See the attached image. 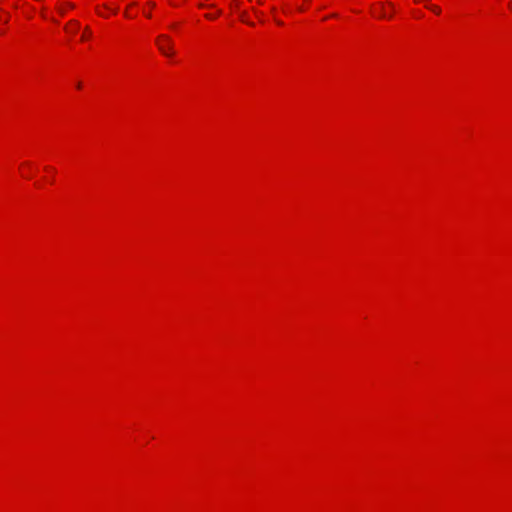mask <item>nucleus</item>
Masks as SVG:
<instances>
[{"mask_svg":"<svg viewBox=\"0 0 512 512\" xmlns=\"http://www.w3.org/2000/svg\"><path fill=\"white\" fill-rule=\"evenodd\" d=\"M156 44L158 46L159 51L166 57H172L174 55V48L172 40L167 35H160Z\"/></svg>","mask_w":512,"mask_h":512,"instance_id":"nucleus-1","label":"nucleus"},{"mask_svg":"<svg viewBox=\"0 0 512 512\" xmlns=\"http://www.w3.org/2000/svg\"><path fill=\"white\" fill-rule=\"evenodd\" d=\"M119 7L116 2L111 1L109 3L104 4L102 7L97 8V13L101 17H109L112 14H115L118 11Z\"/></svg>","mask_w":512,"mask_h":512,"instance_id":"nucleus-2","label":"nucleus"},{"mask_svg":"<svg viewBox=\"0 0 512 512\" xmlns=\"http://www.w3.org/2000/svg\"><path fill=\"white\" fill-rule=\"evenodd\" d=\"M65 30L68 34L70 35H75L77 34L79 31H80V24L78 21L76 20H73V21H70L66 27H65Z\"/></svg>","mask_w":512,"mask_h":512,"instance_id":"nucleus-3","label":"nucleus"},{"mask_svg":"<svg viewBox=\"0 0 512 512\" xmlns=\"http://www.w3.org/2000/svg\"><path fill=\"white\" fill-rule=\"evenodd\" d=\"M74 5L71 2H63L59 5L58 10L61 14H65L66 11L72 9Z\"/></svg>","mask_w":512,"mask_h":512,"instance_id":"nucleus-4","label":"nucleus"},{"mask_svg":"<svg viewBox=\"0 0 512 512\" xmlns=\"http://www.w3.org/2000/svg\"><path fill=\"white\" fill-rule=\"evenodd\" d=\"M134 6H135V3H131L127 6V8L125 10V16L127 18H133L136 16V12L134 11Z\"/></svg>","mask_w":512,"mask_h":512,"instance_id":"nucleus-5","label":"nucleus"},{"mask_svg":"<svg viewBox=\"0 0 512 512\" xmlns=\"http://www.w3.org/2000/svg\"><path fill=\"white\" fill-rule=\"evenodd\" d=\"M92 32L88 27L84 29V31L81 33L80 40L82 42H86L91 38Z\"/></svg>","mask_w":512,"mask_h":512,"instance_id":"nucleus-6","label":"nucleus"},{"mask_svg":"<svg viewBox=\"0 0 512 512\" xmlns=\"http://www.w3.org/2000/svg\"><path fill=\"white\" fill-rule=\"evenodd\" d=\"M8 14L2 10H0V23H6L8 22Z\"/></svg>","mask_w":512,"mask_h":512,"instance_id":"nucleus-7","label":"nucleus"},{"mask_svg":"<svg viewBox=\"0 0 512 512\" xmlns=\"http://www.w3.org/2000/svg\"><path fill=\"white\" fill-rule=\"evenodd\" d=\"M430 10H432L433 12H435L436 14H439L440 13V8L437 7V6H434V5H428L427 6Z\"/></svg>","mask_w":512,"mask_h":512,"instance_id":"nucleus-8","label":"nucleus"},{"mask_svg":"<svg viewBox=\"0 0 512 512\" xmlns=\"http://www.w3.org/2000/svg\"><path fill=\"white\" fill-rule=\"evenodd\" d=\"M379 16H380L381 18H385V17H387V11H384V9H383V7H382V6H381V11H380Z\"/></svg>","mask_w":512,"mask_h":512,"instance_id":"nucleus-9","label":"nucleus"},{"mask_svg":"<svg viewBox=\"0 0 512 512\" xmlns=\"http://www.w3.org/2000/svg\"><path fill=\"white\" fill-rule=\"evenodd\" d=\"M143 14L148 18L151 17L150 10H147L146 8L143 9Z\"/></svg>","mask_w":512,"mask_h":512,"instance_id":"nucleus-10","label":"nucleus"},{"mask_svg":"<svg viewBox=\"0 0 512 512\" xmlns=\"http://www.w3.org/2000/svg\"><path fill=\"white\" fill-rule=\"evenodd\" d=\"M77 88H78V89H80V88H81V83H78Z\"/></svg>","mask_w":512,"mask_h":512,"instance_id":"nucleus-11","label":"nucleus"}]
</instances>
